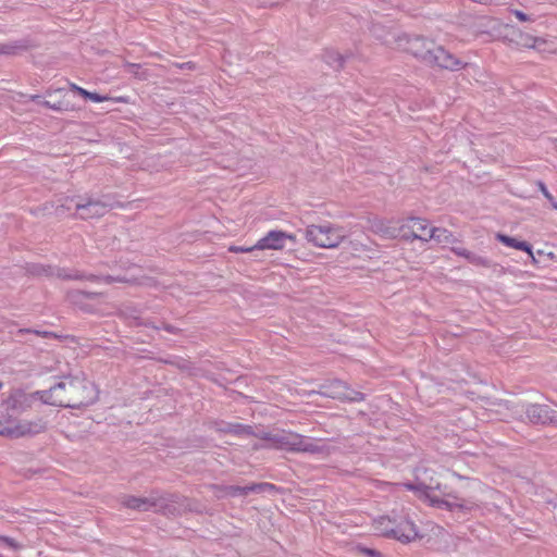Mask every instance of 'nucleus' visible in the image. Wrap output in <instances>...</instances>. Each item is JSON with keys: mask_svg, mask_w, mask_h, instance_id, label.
Here are the masks:
<instances>
[{"mask_svg": "<svg viewBox=\"0 0 557 557\" xmlns=\"http://www.w3.org/2000/svg\"><path fill=\"white\" fill-rule=\"evenodd\" d=\"M38 401H40V392L26 393L22 389H13L1 404L4 420H0V436L18 438L45 432L47 422L42 418L33 421L18 419Z\"/></svg>", "mask_w": 557, "mask_h": 557, "instance_id": "nucleus-1", "label": "nucleus"}, {"mask_svg": "<svg viewBox=\"0 0 557 557\" xmlns=\"http://www.w3.org/2000/svg\"><path fill=\"white\" fill-rule=\"evenodd\" d=\"M94 383L85 376L65 375L47 391H40V403L65 408H81L97 400Z\"/></svg>", "mask_w": 557, "mask_h": 557, "instance_id": "nucleus-2", "label": "nucleus"}, {"mask_svg": "<svg viewBox=\"0 0 557 557\" xmlns=\"http://www.w3.org/2000/svg\"><path fill=\"white\" fill-rule=\"evenodd\" d=\"M256 437L264 441L263 444H257L255 449L274 448L292 453H308L312 455L327 454L329 448L322 441H312L304 435L285 430L274 432H261Z\"/></svg>", "mask_w": 557, "mask_h": 557, "instance_id": "nucleus-3", "label": "nucleus"}, {"mask_svg": "<svg viewBox=\"0 0 557 557\" xmlns=\"http://www.w3.org/2000/svg\"><path fill=\"white\" fill-rule=\"evenodd\" d=\"M429 470L426 468H418L416 480L412 483H400L405 488L418 493L420 498L429 500L432 506L445 508L450 511L460 510L469 512L476 507V503L470 499H459L451 494L443 495L451 497L453 500L438 498L433 494L435 490H441V484L435 482L432 476L428 478Z\"/></svg>", "mask_w": 557, "mask_h": 557, "instance_id": "nucleus-4", "label": "nucleus"}, {"mask_svg": "<svg viewBox=\"0 0 557 557\" xmlns=\"http://www.w3.org/2000/svg\"><path fill=\"white\" fill-rule=\"evenodd\" d=\"M178 494L157 495L152 493L148 497L123 496L121 503L129 509L138 511L154 510L163 515L174 512V504L178 503Z\"/></svg>", "mask_w": 557, "mask_h": 557, "instance_id": "nucleus-5", "label": "nucleus"}, {"mask_svg": "<svg viewBox=\"0 0 557 557\" xmlns=\"http://www.w3.org/2000/svg\"><path fill=\"white\" fill-rule=\"evenodd\" d=\"M304 235L309 243L320 248H335L345 238L342 227L331 224L308 225Z\"/></svg>", "mask_w": 557, "mask_h": 557, "instance_id": "nucleus-6", "label": "nucleus"}, {"mask_svg": "<svg viewBox=\"0 0 557 557\" xmlns=\"http://www.w3.org/2000/svg\"><path fill=\"white\" fill-rule=\"evenodd\" d=\"M28 272L37 276H57L64 280H87L91 282L103 281L107 284H112L114 282H125V280L122 277H115L111 275L98 276L94 274L86 275L78 271L69 272L66 269H54L50 265L38 263L30 264L28 267Z\"/></svg>", "mask_w": 557, "mask_h": 557, "instance_id": "nucleus-7", "label": "nucleus"}, {"mask_svg": "<svg viewBox=\"0 0 557 557\" xmlns=\"http://www.w3.org/2000/svg\"><path fill=\"white\" fill-rule=\"evenodd\" d=\"M320 395L333 399L359 403L364 399V395L350 388L346 383L339 380H333L320 385L318 392Z\"/></svg>", "mask_w": 557, "mask_h": 557, "instance_id": "nucleus-8", "label": "nucleus"}, {"mask_svg": "<svg viewBox=\"0 0 557 557\" xmlns=\"http://www.w3.org/2000/svg\"><path fill=\"white\" fill-rule=\"evenodd\" d=\"M425 63L449 71H459L467 65V63L462 62L455 54L437 45H434L430 51Z\"/></svg>", "mask_w": 557, "mask_h": 557, "instance_id": "nucleus-9", "label": "nucleus"}, {"mask_svg": "<svg viewBox=\"0 0 557 557\" xmlns=\"http://www.w3.org/2000/svg\"><path fill=\"white\" fill-rule=\"evenodd\" d=\"M112 206L103 199L88 198L86 201H76L75 209L82 219H92L104 215Z\"/></svg>", "mask_w": 557, "mask_h": 557, "instance_id": "nucleus-10", "label": "nucleus"}, {"mask_svg": "<svg viewBox=\"0 0 557 557\" xmlns=\"http://www.w3.org/2000/svg\"><path fill=\"white\" fill-rule=\"evenodd\" d=\"M289 239L292 242L296 240L295 235L287 234L283 231H270L264 237L258 240L255 245L257 249H283L285 247V242Z\"/></svg>", "mask_w": 557, "mask_h": 557, "instance_id": "nucleus-11", "label": "nucleus"}, {"mask_svg": "<svg viewBox=\"0 0 557 557\" xmlns=\"http://www.w3.org/2000/svg\"><path fill=\"white\" fill-rule=\"evenodd\" d=\"M525 414L533 424H553L556 410L548 405L532 404L527 407Z\"/></svg>", "mask_w": 557, "mask_h": 557, "instance_id": "nucleus-12", "label": "nucleus"}, {"mask_svg": "<svg viewBox=\"0 0 557 557\" xmlns=\"http://www.w3.org/2000/svg\"><path fill=\"white\" fill-rule=\"evenodd\" d=\"M407 45V50L425 63L428 55L434 47L435 42L423 37L416 36L408 39Z\"/></svg>", "mask_w": 557, "mask_h": 557, "instance_id": "nucleus-13", "label": "nucleus"}, {"mask_svg": "<svg viewBox=\"0 0 557 557\" xmlns=\"http://www.w3.org/2000/svg\"><path fill=\"white\" fill-rule=\"evenodd\" d=\"M414 239H421L424 242L430 240V232L432 227H429L428 221L420 218H410L406 225H404Z\"/></svg>", "mask_w": 557, "mask_h": 557, "instance_id": "nucleus-14", "label": "nucleus"}, {"mask_svg": "<svg viewBox=\"0 0 557 557\" xmlns=\"http://www.w3.org/2000/svg\"><path fill=\"white\" fill-rule=\"evenodd\" d=\"M391 532L396 540L403 543H409L418 537V530L416 525L410 521L400 523Z\"/></svg>", "mask_w": 557, "mask_h": 557, "instance_id": "nucleus-15", "label": "nucleus"}, {"mask_svg": "<svg viewBox=\"0 0 557 557\" xmlns=\"http://www.w3.org/2000/svg\"><path fill=\"white\" fill-rule=\"evenodd\" d=\"M28 40H16L13 42L0 44V54L15 55L30 48Z\"/></svg>", "mask_w": 557, "mask_h": 557, "instance_id": "nucleus-16", "label": "nucleus"}, {"mask_svg": "<svg viewBox=\"0 0 557 557\" xmlns=\"http://www.w3.org/2000/svg\"><path fill=\"white\" fill-rule=\"evenodd\" d=\"M496 239L508 247H511V248H515L518 250H523V251L528 252L529 255H532V246L527 242L518 240L513 237H510V236L502 234V233L496 234Z\"/></svg>", "mask_w": 557, "mask_h": 557, "instance_id": "nucleus-17", "label": "nucleus"}, {"mask_svg": "<svg viewBox=\"0 0 557 557\" xmlns=\"http://www.w3.org/2000/svg\"><path fill=\"white\" fill-rule=\"evenodd\" d=\"M429 238L440 243V244H454L457 242L456 237L451 232L442 227H432Z\"/></svg>", "mask_w": 557, "mask_h": 557, "instance_id": "nucleus-18", "label": "nucleus"}, {"mask_svg": "<svg viewBox=\"0 0 557 557\" xmlns=\"http://www.w3.org/2000/svg\"><path fill=\"white\" fill-rule=\"evenodd\" d=\"M374 233L380 234L386 238H395L398 235V231L395 227L388 226L384 221H374L371 225Z\"/></svg>", "mask_w": 557, "mask_h": 557, "instance_id": "nucleus-19", "label": "nucleus"}, {"mask_svg": "<svg viewBox=\"0 0 557 557\" xmlns=\"http://www.w3.org/2000/svg\"><path fill=\"white\" fill-rule=\"evenodd\" d=\"M323 60L335 70H341L345 63V57L335 50H325Z\"/></svg>", "mask_w": 557, "mask_h": 557, "instance_id": "nucleus-20", "label": "nucleus"}, {"mask_svg": "<svg viewBox=\"0 0 557 557\" xmlns=\"http://www.w3.org/2000/svg\"><path fill=\"white\" fill-rule=\"evenodd\" d=\"M98 296H100V293H97V292H85V290H79V289H74V290H71V292L67 293V299L72 304H75V305L81 302L83 298L95 299Z\"/></svg>", "mask_w": 557, "mask_h": 557, "instance_id": "nucleus-21", "label": "nucleus"}, {"mask_svg": "<svg viewBox=\"0 0 557 557\" xmlns=\"http://www.w3.org/2000/svg\"><path fill=\"white\" fill-rule=\"evenodd\" d=\"M516 42L522 47L537 48L539 45L544 44L545 40L543 38L534 37L529 34H523L520 32Z\"/></svg>", "mask_w": 557, "mask_h": 557, "instance_id": "nucleus-22", "label": "nucleus"}, {"mask_svg": "<svg viewBox=\"0 0 557 557\" xmlns=\"http://www.w3.org/2000/svg\"><path fill=\"white\" fill-rule=\"evenodd\" d=\"M220 491L223 493L224 496H237V495H248L249 493H252L249 490V485L247 486H238V485H228L220 487Z\"/></svg>", "mask_w": 557, "mask_h": 557, "instance_id": "nucleus-23", "label": "nucleus"}, {"mask_svg": "<svg viewBox=\"0 0 557 557\" xmlns=\"http://www.w3.org/2000/svg\"><path fill=\"white\" fill-rule=\"evenodd\" d=\"M260 433L261 432H256L251 425H244L240 423H232V434L256 437V434H260Z\"/></svg>", "mask_w": 557, "mask_h": 557, "instance_id": "nucleus-24", "label": "nucleus"}, {"mask_svg": "<svg viewBox=\"0 0 557 557\" xmlns=\"http://www.w3.org/2000/svg\"><path fill=\"white\" fill-rule=\"evenodd\" d=\"M471 264L473 265H476V267H484V268H490L492 267V261L488 260L487 258L485 257H482V256H479V255H475L471 251H469V257L466 258Z\"/></svg>", "mask_w": 557, "mask_h": 557, "instance_id": "nucleus-25", "label": "nucleus"}, {"mask_svg": "<svg viewBox=\"0 0 557 557\" xmlns=\"http://www.w3.org/2000/svg\"><path fill=\"white\" fill-rule=\"evenodd\" d=\"M249 490L252 492V493H264V492H269V491H274L276 490L275 485L274 484H271V483H252L249 485Z\"/></svg>", "mask_w": 557, "mask_h": 557, "instance_id": "nucleus-26", "label": "nucleus"}, {"mask_svg": "<svg viewBox=\"0 0 557 557\" xmlns=\"http://www.w3.org/2000/svg\"><path fill=\"white\" fill-rule=\"evenodd\" d=\"M41 104L54 111H66L70 109V104L65 100H61L55 103H51L50 101L45 100L41 102Z\"/></svg>", "mask_w": 557, "mask_h": 557, "instance_id": "nucleus-27", "label": "nucleus"}, {"mask_svg": "<svg viewBox=\"0 0 557 557\" xmlns=\"http://www.w3.org/2000/svg\"><path fill=\"white\" fill-rule=\"evenodd\" d=\"M536 185L543 196L550 202L552 207L557 210V202L555 201L553 195L548 191L546 185L542 181H537Z\"/></svg>", "mask_w": 557, "mask_h": 557, "instance_id": "nucleus-28", "label": "nucleus"}, {"mask_svg": "<svg viewBox=\"0 0 557 557\" xmlns=\"http://www.w3.org/2000/svg\"><path fill=\"white\" fill-rule=\"evenodd\" d=\"M3 544L13 550L21 548V545L12 537L0 535V545Z\"/></svg>", "mask_w": 557, "mask_h": 557, "instance_id": "nucleus-29", "label": "nucleus"}, {"mask_svg": "<svg viewBox=\"0 0 557 557\" xmlns=\"http://www.w3.org/2000/svg\"><path fill=\"white\" fill-rule=\"evenodd\" d=\"M122 313L127 318V319H134V320H139V310H137L135 307H131V306H126L123 310H122Z\"/></svg>", "mask_w": 557, "mask_h": 557, "instance_id": "nucleus-30", "label": "nucleus"}, {"mask_svg": "<svg viewBox=\"0 0 557 557\" xmlns=\"http://www.w3.org/2000/svg\"><path fill=\"white\" fill-rule=\"evenodd\" d=\"M18 332L20 333H24V332L25 333H30V332H33V333H35V334H37L39 336L45 337V338H51V337L57 338L58 337L57 334H54L52 332H48V331L40 332V331H30V330H20Z\"/></svg>", "mask_w": 557, "mask_h": 557, "instance_id": "nucleus-31", "label": "nucleus"}, {"mask_svg": "<svg viewBox=\"0 0 557 557\" xmlns=\"http://www.w3.org/2000/svg\"><path fill=\"white\" fill-rule=\"evenodd\" d=\"M85 99H89L94 102H102V101H107L109 100L110 98L108 96H101L97 92H90L88 91V96H86Z\"/></svg>", "mask_w": 557, "mask_h": 557, "instance_id": "nucleus-32", "label": "nucleus"}, {"mask_svg": "<svg viewBox=\"0 0 557 557\" xmlns=\"http://www.w3.org/2000/svg\"><path fill=\"white\" fill-rule=\"evenodd\" d=\"M451 251L459 256V257H462V258H467L469 257V251L468 249L463 248V247H451Z\"/></svg>", "mask_w": 557, "mask_h": 557, "instance_id": "nucleus-33", "label": "nucleus"}, {"mask_svg": "<svg viewBox=\"0 0 557 557\" xmlns=\"http://www.w3.org/2000/svg\"><path fill=\"white\" fill-rule=\"evenodd\" d=\"M511 13L516 15V17L521 22H530L532 18L519 10H511Z\"/></svg>", "mask_w": 557, "mask_h": 557, "instance_id": "nucleus-34", "label": "nucleus"}, {"mask_svg": "<svg viewBox=\"0 0 557 557\" xmlns=\"http://www.w3.org/2000/svg\"><path fill=\"white\" fill-rule=\"evenodd\" d=\"M70 88H71V90H73V91L77 92L79 96H82V97H84V98H86V96H88V90H86V89H84V88H82V87L77 86V85H76V84H74V83H71V84H70Z\"/></svg>", "mask_w": 557, "mask_h": 557, "instance_id": "nucleus-35", "label": "nucleus"}, {"mask_svg": "<svg viewBox=\"0 0 557 557\" xmlns=\"http://www.w3.org/2000/svg\"><path fill=\"white\" fill-rule=\"evenodd\" d=\"M361 552L368 557H382V554L375 549L363 547Z\"/></svg>", "mask_w": 557, "mask_h": 557, "instance_id": "nucleus-36", "label": "nucleus"}, {"mask_svg": "<svg viewBox=\"0 0 557 557\" xmlns=\"http://www.w3.org/2000/svg\"><path fill=\"white\" fill-rule=\"evenodd\" d=\"M125 69L128 73L131 74H134V75H138V72L137 70L139 69V65L138 64H135V63H126L125 64Z\"/></svg>", "mask_w": 557, "mask_h": 557, "instance_id": "nucleus-37", "label": "nucleus"}, {"mask_svg": "<svg viewBox=\"0 0 557 557\" xmlns=\"http://www.w3.org/2000/svg\"><path fill=\"white\" fill-rule=\"evenodd\" d=\"M253 249H256L255 246L249 247V248L236 247V246L230 247V251H233V252H248V251H252Z\"/></svg>", "mask_w": 557, "mask_h": 557, "instance_id": "nucleus-38", "label": "nucleus"}, {"mask_svg": "<svg viewBox=\"0 0 557 557\" xmlns=\"http://www.w3.org/2000/svg\"><path fill=\"white\" fill-rule=\"evenodd\" d=\"M174 66L177 69H181V70H183V69L193 70L195 67V65L191 62L174 63Z\"/></svg>", "mask_w": 557, "mask_h": 557, "instance_id": "nucleus-39", "label": "nucleus"}, {"mask_svg": "<svg viewBox=\"0 0 557 557\" xmlns=\"http://www.w3.org/2000/svg\"><path fill=\"white\" fill-rule=\"evenodd\" d=\"M178 496H180L178 503L174 504V512H173L172 515H175V512H176V510H177L176 506H180V507H181V506H184V503H185V502H188V499H187V498H185V497H183V496H181V495H178ZM185 508H188V505H185Z\"/></svg>", "mask_w": 557, "mask_h": 557, "instance_id": "nucleus-40", "label": "nucleus"}, {"mask_svg": "<svg viewBox=\"0 0 557 557\" xmlns=\"http://www.w3.org/2000/svg\"><path fill=\"white\" fill-rule=\"evenodd\" d=\"M162 329L169 333H177L178 332V329H176L175 326H173L169 323H162Z\"/></svg>", "mask_w": 557, "mask_h": 557, "instance_id": "nucleus-41", "label": "nucleus"}, {"mask_svg": "<svg viewBox=\"0 0 557 557\" xmlns=\"http://www.w3.org/2000/svg\"><path fill=\"white\" fill-rule=\"evenodd\" d=\"M220 431L223 432V433H231L232 434V423H224L220 428Z\"/></svg>", "mask_w": 557, "mask_h": 557, "instance_id": "nucleus-42", "label": "nucleus"}, {"mask_svg": "<svg viewBox=\"0 0 557 557\" xmlns=\"http://www.w3.org/2000/svg\"><path fill=\"white\" fill-rule=\"evenodd\" d=\"M74 202V198H65V202L61 205V208H64L66 210H71L70 203Z\"/></svg>", "mask_w": 557, "mask_h": 557, "instance_id": "nucleus-43", "label": "nucleus"}, {"mask_svg": "<svg viewBox=\"0 0 557 557\" xmlns=\"http://www.w3.org/2000/svg\"><path fill=\"white\" fill-rule=\"evenodd\" d=\"M30 100H32V101H35V102H40V103L42 102V101H40V96H39V95H33V96H30Z\"/></svg>", "mask_w": 557, "mask_h": 557, "instance_id": "nucleus-44", "label": "nucleus"}, {"mask_svg": "<svg viewBox=\"0 0 557 557\" xmlns=\"http://www.w3.org/2000/svg\"><path fill=\"white\" fill-rule=\"evenodd\" d=\"M529 256H530V258H531L532 262H533L534 264H536V263H537V260H536V258H535L534 253L532 252V255H529Z\"/></svg>", "mask_w": 557, "mask_h": 557, "instance_id": "nucleus-45", "label": "nucleus"}, {"mask_svg": "<svg viewBox=\"0 0 557 557\" xmlns=\"http://www.w3.org/2000/svg\"><path fill=\"white\" fill-rule=\"evenodd\" d=\"M553 425H557V411H556V414H555V418H554Z\"/></svg>", "mask_w": 557, "mask_h": 557, "instance_id": "nucleus-46", "label": "nucleus"}, {"mask_svg": "<svg viewBox=\"0 0 557 557\" xmlns=\"http://www.w3.org/2000/svg\"><path fill=\"white\" fill-rule=\"evenodd\" d=\"M2 387V382H0V388Z\"/></svg>", "mask_w": 557, "mask_h": 557, "instance_id": "nucleus-47", "label": "nucleus"}, {"mask_svg": "<svg viewBox=\"0 0 557 557\" xmlns=\"http://www.w3.org/2000/svg\"><path fill=\"white\" fill-rule=\"evenodd\" d=\"M0 557H2V556L0 555Z\"/></svg>", "mask_w": 557, "mask_h": 557, "instance_id": "nucleus-48", "label": "nucleus"}]
</instances>
